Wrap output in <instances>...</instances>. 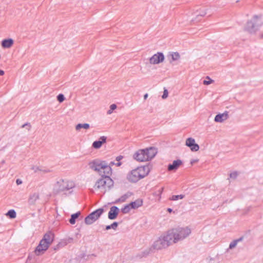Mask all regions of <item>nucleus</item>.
I'll return each instance as SVG.
<instances>
[{
	"label": "nucleus",
	"mask_w": 263,
	"mask_h": 263,
	"mask_svg": "<svg viewBox=\"0 0 263 263\" xmlns=\"http://www.w3.org/2000/svg\"><path fill=\"white\" fill-rule=\"evenodd\" d=\"M237 175H238V174L237 172H233V173H231L230 174V177L231 178H232L233 179H235L236 178V177H237Z\"/></svg>",
	"instance_id": "obj_33"
},
{
	"label": "nucleus",
	"mask_w": 263,
	"mask_h": 263,
	"mask_svg": "<svg viewBox=\"0 0 263 263\" xmlns=\"http://www.w3.org/2000/svg\"><path fill=\"white\" fill-rule=\"evenodd\" d=\"M182 163V161L179 159L174 160L172 164H170L168 165L167 170L169 171H176Z\"/></svg>",
	"instance_id": "obj_16"
},
{
	"label": "nucleus",
	"mask_w": 263,
	"mask_h": 263,
	"mask_svg": "<svg viewBox=\"0 0 263 263\" xmlns=\"http://www.w3.org/2000/svg\"><path fill=\"white\" fill-rule=\"evenodd\" d=\"M103 212V209L100 208L91 213L85 218V223L88 225L93 223L101 216Z\"/></svg>",
	"instance_id": "obj_9"
},
{
	"label": "nucleus",
	"mask_w": 263,
	"mask_h": 263,
	"mask_svg": "<svg viewBox=\"0 0 263 263\" xmlns=\"http://www.w3.org/2000/svg\"><path fill=\"white\" fill-rule=\"evenodd\" d=\"M114 164H115V163H114V162H111L108 164V165H109V166H112V165H114Z\"/></svg>",
	"instance_id": "obj_45"
},
{
	"label": "nucleus",
	"mask_w": 263,
	"mask_h": 263,
	"mask_svg": "<svg viewBox=\"0 0 263 263\" xmlns=\"http://www.w3.org/2000/svg\"><path fill=\"white\" fill-rule=\"evenodd\" d=\"M132 195V193L128 192L124 195H122L119 199H117L114 203H118L119 202H123L126 201V200L128 198Z\"/></svg>",
	"instance_id": "obj_19"
},
{
	"label": "nucleus",
	"mask_w": 263,
	"mask_h": 263,
	"mask_svg": "<svg viewBox=\"0 0 263 263\" xmlns=\"http://www.w3.org/2000/svg\"><path fill=\"white\" fill-rule=\"evenodd\" d=\"M149 172L148 166L138 167L133 170L127 175V179L131 182H137L147 176Z\"/></svg>",
	"instance_id": "obj_5"
},
{
	"label": "nucleus",
	"mask_w": 263,
	"mask_h": 263,
	"mask_svg": "<svg viewBox=\"0 0 263 263\" xmlns=\"http://www.w3.org/2000/svg\"><path fill=\"white\" fill-rule=\"evenodd\" d=\"M206 78L209 79V81L204 80L203 82V84L207 85H209L213 82V80L210 79V78L209 77H207Z\"/></svg>",
	"instance_id": "obj_31"
},
{
	"label": "nucleus",
	"mask_w": 263,
	"mask_h": 263,
	"mask_svg": "<svg viewBox=\"0 0 263 263\" xmlns=\"http://www.w3.org/2000/svg\"><path fill=\"white\" fill-rule=\"evenodd\" d=\"M121 164V162H118V163H117V165L118 166H120Z\"/></svg>",
	"instance_id": "obj_47"
},
{
	"label": "nucleus",
	"mask_w": 263,
	"mask_h": 263,
	"mask_svg": "<svg viewBox=\"0 0 263 263\" xmlns=\"http://www.w3.org/2000/svg\"><path fill=\"white\" fill-rule=\"evenodd\" d=\"M184 197V195H173L172 196V197L170 198V200L175 201L177 200L178 199H182Z\"/></svg>",
	"instance_id": "obj_28"
},
{
	"label": "nucleus",
	"mask_w": 263,
	"mask_h": 263,
	"mask_svg": "<svg viewBox=\"0 0 263 263\" xmlns=\"http://www.w3.org/2000/svg\"><path fill=\"white\" fill-rule=\"evenodd\" d=\"M39 199L38 193H33L31 195L28 199V203L30 205H34L36 201Z\"/></svg>",
	"instance_id": "obj_18"
},
{
	"label": "nucleus",
	"mask_w": 263,
	"mask_h": 263,
	"mask_svg": "<svg viewBox=\"0 0 263 263\" xmlns=\"http://www.w3.org/2000/svg\"><path fill=\"white\" fill-rule=\"evenodd\" d=\"M65 98L64 96L62 93L58 95L57 96V100L60 103L63 102L65 100Z\"/></svg>",
	"instance_id": "obj_30"
},
{
	"label": "nucleus",
	"mask_w": 263,
	"mask_h": 263,
	"mask_svg": "<svg viewBox=\"0 0 263 263\" xmlns=\"http://www.w3.org/2000/svg\"><path fill=\"white\" fill-rule=\"evenodd\" d=\"M148 97V94L147 93H145L144 95V100H146Z\"/></svg>",
	"instance_id": "obj_43"
},
{
	"label": "nucleus",
	"mask_w": 263,
	"mask_h": 263,
	"mask_svg": "<svg viewBox=\"0 0 263 263\" xmlns=\"http://www.w3.org/2000/svg\"><path fill=\"white\" fill-rule=\"evenodd\" d=\"M113 181L110 177H102L96 182L94 187L104 193L113 186Z\"/></svg>",
	"instance_id": "obj_8"
},
{
	"label": "nucleus",
	"mask_w": 263,
	"mask_h": 263,
	"mask_svg": "<svg viewBox=\"0 0 263 263\" xmlns=\"http://www.w3.org/2000/svg\"><path fill=\"white\" fill-rule=\"evenodd\" d=\"M117 106L115 104H112L110 106L109 109L107 111V113L108 115H110L112 111L117 108Z\"/></svg>",
	"instance_id": "obj_29"
},
{
	"label": "nucleus",
	"mask_w": 263,
	"mask_h": 263,
	"mask_svg": "<svg viewBox=\"0 0 263 263\" xmlns=\"http://www.w3.org/2000/svg\"><path fill=\"white\" fill-rule=\"evenodd\" d=\"M118 226V223L117 222H114L111 224V229H114V230H116L117 227Z\"/></svg>",
	"instance_id": "obj_35"
},
{
	"label": "nucleus",
	"mask_w": 263,
	"mask_h": 263,
	"mask_svg": "<svg viewBox=\"0 0 263 263\" xmlns=\"http://www.w3.org/2000/svg\"><path fill=\"white\" fill-rule=\"evenodd\" d=\"M172 57V61H177L180 58V55L178 52H173L170 54Z\"/></svg>",
	"instance_id": "obj_27"
},
{
	"label": "nucleus",
	"mask_w": 263,
	"mask_h": 263,
	"mask_svg": "<svg viewBox=\"0 0 263 263\" xmlns=\"http://www.w3.org/2000/svg\"><path fill=\"white\" fill-rule=\"evenodd\" d=\"M90 167L103 177H110L111 174L110 166L105 162L100 160H95L90 163Z\"/></svg>",
	"instance_id": "obj_2"
},
{
	"label": "nucleus",
	"mask_w": 263,
	"mask_h": 263,
	"mask_svg": "<svg viewBox=\"0 0 263 263\" xmlns=\"http://www.w3.org/2000/svg\"><path fill=\"white\" fill-rule=\"evenodd\" d=\"M119 211H120V210L117 206H111L110 208V210L108 212V218L110 220L115 219L117 218V217L119 213Z\"/></svg>",
	"instance_id": "obj_13"
},
{
	"label": "nucleus",
	"mask_w": 263,
	"mask_h": 263,
	"mask_svg": "<svg viewBox=\"0 0 263 263\" xmlns=\"http://www.w3.org/2000/svg\"><path fill=\"white\" fill-rule=\"evenodd\" d=\"M25 127L26 128L27 130H28V131L30 130V129L31 128L30 124L29 123H26L22 126V128H25Z\"/></svg>",
	"instance_id": "obj_32"
},
{
	"label": "nucleus",
	"mask_w": 263,
	"mask_h": 263,
	"mask_svg": "<svg viewBox=\"0 0 263 263\" xmlns=\"http://www.w3.org/2000/svg\"><path fill=\"white\" fill-rule=\"evenodd\" d=\"M149 253V251H144L142 253V255H141L140 256V257H142L143 256H146L147 255H148Z\"/></svg>",
	"instance_id": "obj_36"
},
{
	"label": "nucleus",
	"mask_w": 263,
	"mask_h": 263,
	"mask_svg": "<svg viewBox=\"0 0 263 263\" xmlns=\"http://www.w3.org/2000/svg\"><path fill=\"white\" fill-rule=\"evenodd\" d=\"M167 211L168 212H170V213H171V212L173 211L172 209H171V208H168V209H167Z\"/></svg>",
	"instance_id": "obj_44"
},
{
	"label": "nucleus",
	"mask_w": 263,
	"mask_h": 263,
	"mask_svg": "<svg viewBox=\"0 0 263 263\" xmlns=\"http://www.w3.org/2000/svg\"><path fill=\"white\" fill-rule=\"evenodd\" d=\"M157 149L154 147L139 149L134 155V158L139 162L148 161L152 159L157 154Z\"/></svg>",
	"instance_id": "obj_1"
},
{
	"label": "nucleus",
	"mask_w": 263,
	"mask_h": 263,
	"mask_svg": "<svg viewBox=\"0 0 263 263\" xmlns=\"http://www.w3.org/2000/svg\"><path fill=\"white\" fill-rule=\"evenodd\" d=\"M168 97V91L167 90L165 89L163 91V94L162 96V98L163 99H166Z\"/></svg>",
	"instance_id": "obj_34"
},
{
	"label": "nucleus",
	"mask_w": 263,
	"mask_h": 263,
	"mask_svg": "<svg viewBox=\"0 0 263 263\" xmlns=\"http://www.w3.org/2000/svg\"><path fill=\"white\" fill-rule=\"evenodd\" d=\"M14 41L12 39L3 40L2 41L1 45L3 48H10L13 44Z\"/></svg>",
	"instance_id": "obj_17"
},
{
	"label": "nucleus",
	"mask_w": 263,
	"mask_h": 263,
	"mask_svg": "<svg viewBox=\"0 0 263 263\" xmlns=\"http://www.w3.org/2000/svg\"><path fill=\"white\" fill-rule=\"evenodd\" d=\"M173 243L172 239L167 232L165 235L160 236L154 242L153 247L156 250H161L168 247Z\"/></svg>",
	"instance_id": "obj_7"
},
{
	"label": "nucleus",
	"mask_w": 263,
	"mask_h": 263,
	"mask_svg": "<svg viewBox=\"0 0 263 263\" xmlns=\"http://www.w3.org/2000/svg\"><path fill=\"white\" fill-rule=\"evenodd\" d=\"M163 189H164V188H163V187H162V188H161V190L159 191V193H160V194H161V193H162V192H163Z\"/></svg>",
	"instance_id": "obj_46"
},
{
	"label": "nucleus",
	"mask_w": 263,
	"mask_h": 263,
	"mask_svg": "<svg viewBox=\"0 0 263 263\" xmlns=\"http://www.w3.org/2000/svg\"><path fill=\"white\" fill-rule=\"evenodd\" d=\"M173 243L182 240L190 235L191 231L188 227H179L168 231Z\"/></svg>",
	"instance_id": "obj_3"
},
{
	"label": "nucleus",
	"mask_w": 263,
	"mask_h": 263,
	"mask_svg": "<svg viewBox=\"0 0 263 263\" xmlns=\"http://www.w3.org/2000/svg\"><path fill=\"white\" fill-rule=\"evenodd\" d=\"M164 60V56L162 52H157L149 59L151 64H158L162 62Z\"/></svg>",
	"instance_id": "obj_10"
},
{
	"label": "nucleus",
	"mask_w": 263,
	"mask_h": 263,
	"mask_svg": "<svg viewBox=\"0 0 263 263\" xmlns=\"http://www.w3.org/2000/svg\"><path fill=\"white\" fill-rule=\"evenodd\" d=\"M89 127L90 125L88 123H79L76 126V130L77 131H80V129L82 128H83L84 129H87L89 128Z\"/></svg>",
	"instance_id": "obj_21"
},
{
	"label": "nucleus",
	"mask_w": 263,
	"mask_h": 263,
	"mask_svg": "<svg viewBox=\"0 0 263 263\" xmlns=\"http://www.w3.org/2000/svg\"><path fill=\"white\" fill-rule=\"evenodd\" d=\"M16 183L17 185H19V184H22V181L20 179H18L16 180Z\"/></svg>",
	"instance_id": "obj_37"
},
{
	"label": "nucleus",
	"mask_w": 263,
	"mask_h": 263,
	"mask_svg": "<svg viewBox=\"0 0 263 263\" xmlns=\"http://www.w3.org/2000/svg\"><path fill=\"white\" fill-rule=\"evenodd\" d=\"M259 27L255 22L251 20L247 22L246 29L250 33H255L258 31Z\"/></svg>",
	"instance_id": "obj_11"
},
{
	"label": "nucleus",
	"mask_w": 263,
	"mask_h": 263,
	"mask_svg": "<svg viewBox=\"0 0 263 263\" xmlns=\"http://www.w3.org/2000/svg\"><path fill=\"white\" fill-rule=\"evenodd\" d=\"M107 138L105 136H101L99 138V140L95 141L92 143V147L96 149L100 148L103 144L106 143Z\"/></svg>",
	"instance_id": "obj_15"
},
{
	"label": "nucleus",
	"mask_w": 263,
	"mask_h": 263,
	"mask_svg": "<svg viewBox=\"0 0 263 263\" xmlns=\"http://www.w3.org/2000/svg\"><path fill=\"white\" fill-rule=\"evenodd\" d=\"M54 239V235L51 232L46 233L43 238L41 240L39 245L36 247L34 253L36 255L39 256L43 254L52 243Z\"/></svg>",
	"instance_id": "obj_4"
},
{
	"label": "nucleus",
	"mask_w": 263,
	"mask_h": 263,
	"mask_svg": "<svg viewBox=\"0 0 263 263\" xmlns=\"http://www.w3.org/2000/svg\"><path fill=\"white\" fill-rule=\"evenodd\" d=\"M243 238L240 237L237 239L233 240L232 242H231L229 245V249H234L237 245V243L241 241L242 240Z\"/></svg>",
	"instance_id": "obj_24"
},
{
	"label": "nucleus",
	"mask_w": 263,
	"mask_h": 263,
	"mask_svg": "<svg viewBox=\"0 0 263 263\" xmlns=\"http://www.w3.org/2000/svg\"><path fill=\"white\" fill-rule=\"evenodd\" d=\"M111 229V224L110 225H108V226H106V228H105V229L106 230H108L109 229Z\"/></svg>",
	"instance_id": "obj_39"
},
{
	"label": "nucleus",
	"mask_w": 263,
	"mask_h": 263,
	"mask_svg": "<svg viewBox=\"0 0 263 263\" xmlns=\"http://www.w3.org/2000/svg\"><path fill=\"white\" fill-rule=\"evenodd\" d=\"M132 209H135L141 206L142 205V201L141 200H137L129 203Z\"/></svg>",
	"instance_id": "obj_20"
},
{
	"label": "nucleus",
	"mask_w": 263,
	"mask_h": 263,
	"mask_svg": "<svg viewBox=\"0 0 263 263\" xmlns=\"http://www.w3.org/2000/svg\"><path fill=\"white\" fill-rule=\"evenodd\" d=\"M254 18H257V16L256 15L254 16Z\"/></svg>",
	"instance_id": "obj_49"
},
{
	"label": "nucleus",
	"mask_w": 263,
	"mask_h": 263,
	"mask_svg": "<svg viewBox=\"0 0 263 263\" xmlns=\"http://www.w3.org/2000/svg\"><path fill=\"white\" fill-rule=\"evenodd\" d=\"M74 186L75 183L73 181L61 179L53 185V193L58 194L62 192L69 191Z\"/></svg>",
	"instance_id": "obj_6"
},
{
	"label": "nucleus",
	"mask_w": 263,
	"mask_h": 263,
	"mask_svg": "<svg viewBox=\"0 0 263 263\" xmlns=\"http://www.w3.org/2000/svg\"><path fill=\"white\" fill-rule=\"evenodd\" d=\"M80 215V212H78L75 214H73L71 215V218L69 219V222L73 224L76 223V220L77 219Z\"/></svg>",
	"instance_id": "obj_23"
},
{
	"label": "nucleus",
	"mask_w": 263,
	"mask_h": 263,
	"mask_svg": "<svg viewBox=\"0 0 263 263\" xmlns=\"http://www.w3.org/2000/svg\"><path fill=\"white\" fill-rule=\"evenodd\" d=\"M68 240L71 241L72 240V238H69Z\"/></svg>",
	"instance_id": "obj_48"
},
{
	"label": "nucleus",
	"mask_w": 263,
	"mask_h": 263,
	"mask_svg": "<svg viewBox=\"0 0 263 263\" xmlns=\"http://www.w3.org/2000/svg\"><path fill=\"white\" fill-rule=\"evenodd\" d=\"M5 72L3 70H0V76H3Z\"/></svg>",
	"instance_id": "obj_41"
},
{
	"label": "nucleus",
	"mask_w": 263,
	"mask_h": 263,
	"mask_svg": "<svg viewBox=\"0 0 263 263\" xmlns=\"http://www.w3.org/2000/svg\"><path fill=\"white\" fill-rule=\"evenodd\" d=\"M229 118V114L228 111H225L222 114L217 115L214 118V121L216 122L222 123L227 120Z\"/></svg>",
	"instance_id": "obj_14"
},
{
	"label": "nucleus",
	"mask_w": 263,
	"mask_h": 263,
	"mask_svg": "<svg viewBox=\"0 0 263 263\" xmlns=\"http://www.w3.org/2000/svg\"><path fill=\"white\" fill-rule=\"evenodd\" d=\"M185 145L190 148L193 152H197L199 149L198 144L195 143V140L193 138H188L185 141Z\"/></svg>",
	"instance_id": "obj_12"
},
{
	"label": "nucleus",
	"mask_w": 263,
	"mask_h": 263,
	"mask_svg": "<svg viewBox=\"0 0 263 263\" xmlns=\"http://www.w3.org/2000/svg\"><path fill=\"white\" fill-rule=\"evenodd\" d=\"M132 209L130 205L129 204H127L125 205L122 209L121 211L124 214L128 213L130 210Z\"/></svg>",
	"instance_id": "obj_26"
},
{
	"label": "nucleus",
	"mask_w": 263,
	"mask_h": 263,
	"mask_svg": "<svg viewBox=\"0 0 263 263\" xmlns=\"http://www.w3.org/2000/svg\"><path fill=\"white\" fill-rule=\"evenodd\" d=\"M123 158L122 156H119L116 157V160L119 161Z\"/></svg>",
	"instance_id": "obj_38"
},
{
	"label": "nucleus",
	"mask_w": 263,
	"mask_h": 263,
	"mask_svg": "<svg viewBox=\"0 0 263 263\" xmlns=\"http://www.w3.org/2000/svg\"><path fill=\"white\" fill-rule=\"evenodd\" d=\"M197 160H192L191 161V163L192 164H193L194 163H195L196 162H197Z\"/></svg>",
	"instance_id": "obj_42"
},
{
	"label": "nucleus",
	"mask_w": 263,
	"mask_h": 263,
	"mask_svg": "<svg viewBox=\"0 0 263 263\" xmlns=\"http://www.w3.org/2000/svg\"><path fill=\"white\" fill-rule=\"evenodd\" d=\"M205 14H206L205 12H201V13H200L199 14V15H200V16H204V15H205Z\"/></svg>",
	"instance_id": "obj_40"
},
{
	"label": "nucleus",
	"mask_w": 263,
	"mask_h": 263,
	"mask_svg": "<svg viewBox=\"0 0 263 263\" xmlns=\"http://www.w3.org/2000/svg\"><path fill=\"white\" fill-rule=\"evenodd\" d=\"M6 215L10 218H14L16 217V214L14 210H10L7 213Z\"/></svg>",
	"instance_id": "obj_25"
},
{
	"label": "nucleus",
	"mask_w": 263,
	"mask_h": 263,
	"mask_svg": "<svg viewBox=\"0 0 263 263\" xmlns=\"http://www.w3.org/2000/svg\"><path fill=\"white\" fill-rule=\"evenodd\" d=\"M31 169L33 171L34 173H36L37 172L41 171L43 172L44 173H48L50 172L49 170H43L42 167L35 166V165H32L31 167Z\"/></svg>",
	"instance_id": "obj_22"
}]
</instances>
